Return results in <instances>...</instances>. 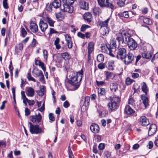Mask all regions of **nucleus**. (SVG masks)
<instances>
[{
  "mask_svg": "<svg viewBox=\"0 0 158 158\" xmlns=\"http://www.w3.org/2000/svg\"><path fill=\"white\" fill-rule=\"evenodd\" d=\"M21 31L22 36L23 37H24L27 34V31H26L24 28H21Z\"/></svg>",
  "mask_w": 158,
  "mask_h": 158,
  "instance_id": "nucleus-51",
  "label": "nucleus"
},
{
  "mask_svg": "<svg viewBox=\"0 0 158 158\" xmlns=\"http://www.w3.org/2000/svg\"><path fill=\"white\" fill-rule=\"evenodd\" d=\"M129 48L132 50H134L137 48V44L135 40L131 37V35L127 38V41Z\"/></svg>",
  "mask_w": 158,
  "mask_h": 158,
  "instance_id": "nucleus-5",
  "label": "nucleus"
},
{
  "mask_svg": "<svg viewBox=\"0 0 158 158\" xmlns=\"http://www.w3.org/2000/svg\"><path fill=\"white\" fill-rule=\"evenodd\" d=\"M140 124L143 126H147L149 124V121L147 120L146 117L145 116H141L139 119Z\"/></svg>",
  "mask_w": 158,
  "mask_h": 158,
  "instance_id": "nucleus-11",
  "label": "nucleus"
},
{
  "mask_svg": "<svg viewBox=\"0 0 158 158\" xmlns=\"http://www.w3.org/2000/svg\"><path fill=\"white\" fill-rule=\"evenodd\" d=\"M61 1L60 0H54L52 2V6L55 8H58L60 6Z\"/></svg>",
  "mask_w": 158,
  "mask_h": 158,
  "instance_id": "nucleus-23",
  "label": "nucleus"
},
{
  "mask_svg": "<svg viewBox=\"0 0 158 158\" xmlns=\"http://www.w3.org/2000/svg\"><path fill=\"white\" fill-rule=\"evenodd\" d=\"M48 117L50 122H51L55 120V118L53 114L52 113H49L48 115Z\"/></svg>",
  "mask_w": 158,
  "mask_h": 158,
  "instance_id": "nucleus-44",
  "label": "nucleus"
},
{
  "mask_svg": "<svg viewBox=\"0 0 158 158\" xmlns=\"http://www.w3.org/2000/svg\"><path fill=\"white\" fill-rule=\"evenodd\" d=\"M119 17H123L125 18H128L129 17L128 12V11H125L123 13H119L118 14Z\"/></svg>",
  "mask_w": 158,
  "mask_h": 158,
  "instance_id": "nucleus-32",
  "label": "nucleus"
},
{
  "mask_svg": "<svg viewBox=\"0 0 158 158\" xmlns=\"http://www.w3.org/2000/svg\"><path fill=\"white\" fill-rule=\"evenodd\" d=\"M133 81V80L131 79L129 77L127 78L126 80V84L127 85H130Z\"/></svg>",
  "mask_w": 158,
  "mask_h": 158,
  "instance_id": "nucleus-49",
  "label": "nucleus"
},
{
  "mask_svg": "<svg viewBox=\"0 0 158 158\" xmlns=\"http://www.w3.org/2000/svg\"><path fill=\"white\" fill-rule=\"evenodd\" d=\"M77 35L79 37L83 39L84 38L85 36L84 34H82V33L81 32H79L77 33Z\"/></svg>",
  "mask_w": 158,
  "mask_h": 158,
  "instance_id": "nucleus-62",
  "label": "nucleus"
},
{
  "mask_svg": "<svg viewBox=\"0 0 158 158\" xmlns=\"http://www.w3.org/2000/svg\"><path fill=\"white\" fill-rule=\"evenodd\" d=\"M45 20L49 24V25L51 27L54 26V22L50 18L47 17L45 19Z\"/></svg>",
  "mask_w": 158,
  "mask_h": 158,
  "instance_id": "nucleus-31",
  "label": "nucleus"
},
{
  "mask_svg": "<svg viewBox=\"0 0 158 158\" xmlns=\"http://www.w3.org/2000/svg\"><path fill=\"white\" fill-rule=\"evenodd\" d=\"M89 27H90V26L88 25L85 24L83 25L81 28V31L82 32L84 31L86 29Z\"/></svg>",
  "mask_w": 158,
  "mask_h": 158,
  "instance_id": "nucleus-43",
  "label": "nucleus"
},
{
  "mask_svg": "<svg viewBox=\"0 0 158 158\" xmlns=\"http://www.w3.org/2000/svg\"><path fill=\"white\" fill-rule=\"evenodd\" d=\"M98 67L100 69H103L105 67L104 65L102 63L99 64L98 66Z\"/></svg>",
  "mask_w": 158,
  "mask_h": 158,
  "instance_id": "nucleus-61",
  "label": "nucleus"
},
{
  "mask_svg": "<svg viewBox=\"0 0 158 158\" xmlns=\"http://www.w3.org/2000/svg\"><path fill=\"white\" fill-rule=\"evenodd\" d=\"M40 27L41 31L44 32L48 28V24L47 23H44L42 19H40L39 24Z\"/></svg>",
  "mask_w": 158,
  "mask_h": 158,
  "instance_id": "nucleus-13",
  "label": "nucleus"
},
{
  "mask_svg": "<svg viewBox=\"0 0 158 158\" xmlns=\"http://www.w3.org/2000/svg\"><path fill=\"white\" fill-rule=\"evenodd\" d=\"M99 5L101 7H109L113 9L114 6L110 2V0H98Z\"/></svg>",
  "mask_w": 158,
  "mask_h": 158,
  "instance_id": "nucleus-6",
  "label": "nucleus"
},
{
  "mask_svg": "<svg viewBox=\"0 0 158 158\" xmlns=\"http://www.w3.org/2000/svg\"><path fill=\"white\" fill-rule=\"evenodd\" d=\"M35 64L38 65L41 67L42 69L45 72L46 71V68L44 67V63L41 62L39 60H37L35 61Z\"/></svg>",
  "mask_w": 158,
  "mask_h": 158,
  "instance_id": "nucleus-24",
  "label": "nucleus"
},
{
  "mask_svg": "<svg viewBox=\"0 0 158 158\" xmlns=\"http://www.w3.org/2000/svg\"><path fill=\"white\" fill-rule=\"evenodd\" d=\"M61 55L62 57L64 60H69L71 58V56L67 52H65L62 53Z\"/></svg>",
  "mask_w": 158,
  "mask_h": 158,
  "instance_id": "nucleus-37",
  "label": "nucleus"
},
{
  "mask_svg": "<svg viewBox=\"0 0 158 158\" xmlns=\"http://www.w3.org/2000/svg\"><path fill=\"white\" fill-rule=\"evenodd\" d=\"M101 12V10L99 7H95L93 9V12L95 15H99Z\"/></svg>",
  "mask_w": 158,
  "mask_h": 158,
  "instance_id": "nucleus-33",
  "label": "nucleus"
},
{
  "mask_svg": "<svg viewBox=\"0 0 158 158\" xmlns=\"http://www.w3.org/2000/svg\"><path fill=\"white\" fill-rule=\"evenodd\" d=\"M98 93L99 95H102L105 94V89L103 88H101L98 89Z\"/></svg>",
  "mask_w": 158,
  "mask_h": 158,
  "instance_id": "nucleus-41",
  "label": "nucleus"
},
{
  "mask_svg": "<svg viewBox=\"0 0 158 158\" xmlns=\"http://www.w3.org/2000/svg\"><path fill=\"white\" fill-rule=\"evenodd\" d=\"M17 48L19 50H22L23 48V45L22 43H19L17 47Z\"/></svg>",
  "mask_w": 158,
  "mask_h": 158,
  "instance_id": "nucleus-56",
  "label": "nucleus"
},
{
  "mask_svg": "<svg viewBox=\"0 0 158 158\" xmlns=\"http://www.w3.org/2000/svg\"><path fill=\"white\" fill-rule=\"evenodd\" d=\"M106 48L107 50V54H108L110 56L112 57L114 56V55L112 53V48L110 47L109 44L106 45Z\"/></svg>",
  "mask_w": 158,
  "mask_h": 158,
  "instance_id": "nucleus-27",
  "label": "nucleus"
},
{
  "mask_svg": "<svg viewBox=\"0 0 158 158\" xmlns=\"http://www.w3.org/2000/svg\"><path fill=\"white\" fill-rule=\"evenodd\" d=\"M80 6L81 8L87 10L88 9V4L86 2L83 1H81L80 2Z\"/></svg>",
  "mask_w": 158,
  "mask_h": 158,
  "instance_id": "nucleus-21",
  "label": "nucleus"
},
{
  "mask_svg": "<svg viewBox=\"0 0 158 158\" xmlns=\"http://www.w3.org/2000/svg\"><path fill=\"white\" fill-rule=\"evenodd\" d=\"M141 98L142 101V102L145 108H146L149 106V102L148 98L144 94H142L141 96Z\"/></svg>",
  "mask_w": 158,
  "mask_h": 158,
  "instance_id": "nucleus-14",
  "label": "nucleus"
},
{
  "mask_svg": "<svg viewBox=\"0 0 158 158\" xmlns=\"http://www.w3.org/2000/svg\"><path fill=\"white\" fill-rule=\"evenodd\" d=\"M67 46L69 48H71L72 47V42L71 40H68L67 41Z\"/></svg>",
  "mask_w": 158,
  "mask_h": 158,
  "instance_id": "nucleus-52",
  "label": "nucleus"
},
{
  "mask_svg": "<svg viewBox=\"0 0 158 158\" xmlns=\"http://www.w3.org/2000/svg\"><path fill=\"white\" fill-rule=\"evenodd\" d=\"M56 17L59 20H62L64 18V15L61 12H59L56 14Z\"/></svg>",
  "mask_w": 158,
  "mask_h": 158,
  "instance_id": "nucleus-38",
  "label": "nucleus"
},
{
  "mask_svg": "<svg viewBox=\"0 0 158 158\" xmlns=\"http://www.w3.org/2000/svg\"><path fill=\"white\" fill-rule=\"evenodd\" d=\"M97 60L99 62H102L104 60V56L101 54L98 55L97 56Z\"/></svg>",
  "mask_w": 158,
  "mask_h": 158,
  "instance_id": "nucleus-35",
  "label": "nucleus"
},
{
  "mask_svg": "<svg viewBox=\"0 0 158 158\" xmlns=\"http://www.w3.org/2000/svg\"><path fill=\"white\" fill-rule=\"evenodd\" d=\"M25 115L26 116L29 115L30 114V111L27 108H26L25 110Z\"/></svg>",
  "mask_w": 158,
  "mask_h": 158,
  "instance_id": "nucleus-57",
  "label": "nucleus"
},
{
  "mask_svg": "<svg viewBox=\"0 0 158 158\" xmlns=\"http://www.w3.org/2000/svg\"><path fill=\"white\" fill-rule=\"evenodd\" d=\"M120 101V99L118 96H114L111 100V102L108 104L110 109L111 111L116 110L118 107V103Z\"/></svg>",
  "mask_w": 158,
  "mask_h": 158,
  "instance_id": "nucleus-2",
  "label": "nucleus"
},
{
  "mask_svg": "<svg viewBox=\"0 0 158 158\" xmlns=\"http://www.w3.org/2000/svg\"><path fill=\"white\" fill-rule=\"evenodd\" d=\"M45 87L44 86H43L40 89L39 92V95L40 96H42L44 94V91Z\"/></svg>",
  "mask_w": 158,
  "mask_h": 158,
  "instance_id": "nucleus-39",
  "label": "nucleus"
},
{
  "mask_svg": "<svg viewBox=\"0 0 158 158\" xmlns=\"http://www.w3.org/2000/svg\"><path fill=\"white\" fill-rule=\"evenodd\" d=\"M27 102L28 103V104L30 106L33 105L34 103L35 102L34 100H28L27 101Z\"/></svg>",
  "mask_w": 158,
  "mask_h": 158,
  "instance_id": "nucleus-63",
  "label": "nucleus"
},
{
  "mask_svg": "<svg viewBox=\"0 0 158 158\" xmlns=\"http://www.w3.org/2000/svg\"><path fill=\"white\" fill-rule=\"evenodd\" d=\"M42 117L41 114L39 113L38 114L31 116L30 117L31 121L33 123H39L41 122Z\"/></svg>",
  "mask_w": 158,
  "mask_h": 158,
  "instance_id": "nucleus-8",
  "label": "nucleus"
},
{
  "mask_svg": "<svg viewBox=\"0 0 158 158\" xmlns=\"http://www.w3.org/2000/svg\"><path fill=\"white\" fill-rule=\"evenodd\" d=\"M156 129L157 127L156 125L155 124H151L148 129V135L150 136L154 134L156 132Z\"/></svg>",
  "mask_w": 158,
  "mask_h": 158,
  "instance_id": "nucleus-12",
  "label": "nucleus"
},
{
  "mask_svg": "<svg viewBox=\"0 0 158 158\" xmlns=\"http://www.w3.org/2000/svg\"><path fill=\"white\" fill-rule=\"evenodd\" d=\"M143 21L144 23L148 24H151L152 23L151 20L147 18H144Z\"/></svg>",
  "mask_w": 158,
  "mask_h": 158,
  "instance_id": "nucleus-40",
  "label": "nucleus"
},
{
  "mask_svg": "<svg viewBox=\"0 0 158 158\" xmlns=\"http://www.w3.org/2000/svg\"><path fill=\"white\" fill-rule=\"evenodd\" d=\"M131 75L132 77L134 78H137L139 77V74L138 73H131Z\"/></svg>",
  "mask_w": 158,
  "mask_h": 158,
  "instance_id": "nucleus-58",
  "label": "nucleus"
},
{
  "mask_svg": "<svg viewBox=\"0 0 158 158\" xmlns=\"http://www.w3.org/2000/svg\"><path fill=\"white\" fill-rule=\"evenodd\" d=\"M110 18H108L106 20L100 23V25L101 27H106L107 28L108 25V23Z\"/></svg>",
  "mask_w": 158,
  "mask_h": 158,
  "instance_id": "nucleus-29",
  "label": "nucleus"
},
{
  "mask_svg": "<svg viewBox=\"0 0 158 158\" xmlns=\"http://www.w3.org/2000/svg\"><path fill=\"white\" fill-rule=\"evenodd\" d=\"M108 67L109 69L113 70L114 69V62L113 61H109L108 63Z\"/></svg>",
  "mask_w": 158,
  "mask_h": 158,
  "instance_id": "nucleus-36",
  "label": "nucleus"
},
{
  "mask_svg": "<svg viewBox=\"0 0 158 158\" xmlns=\"http://www.w3.org/2000/svg\"><path fill=\"white\" fill-rule=\"evenodd\" d=\"M63 3H66L67 4L72 5L76 0H62Z\"/></svg>",
  "mask_w": 158,
  "mask_h": 158,
  "instance_id": "nucleus-46",
  "label": "nucleus"
},
{
  "mask_svg": "<svg viewBox=\"0 0 158 158\" xmlns=\"http://www.w3.org/2000/svg\"><path fill=\"white\" fill-rule=\"evenodd\" d=\"M6 102L7 101H4L2 102V105L0 107V109L1 110H2L4 109L5 107V104L6 103Z\"/></svg>",
  "mask_w": 158,
  "mask_h": 158,
  "instance_id": "nucleus-60",
  "label": "nucleus"
},
{
  "mask_svg": "<svg viewBox=\"0 0 158 158\" xmlns=\"http://www.w3.org/2000/svg\"><path fill=\"white\" fill-rule=\"evenodd\" d=\"M69 105V103L67 101H65L63 103V106L65 108H68Z\"/></svg>",
  "mask_w": 158,
  "mask_h": 158,
  "instance_id": "nucleus-59",
  "label": "nucleus"
},
{
  "mask_svg": "<svg viewBox=\"0 0 158 158\" xmlns=\"http://www.w3.org/2000/svg\"><path fill=\"white\" fill-rule=\"evenodd\" d=\"M68 154L69 158H72V156H73V153L71 149L70 146L68 147Z\"/></svg>",
  "mask_w": 158,
  "mask_h": 158,
  "instance_id": "nucleus-47",
  "label": "nucleus"
},
{
  "mask_svg": "<svg viewBox=\"0 0 158 158\" xmlns=\"http://www.w3.org/2000/svg\"><path fill=\"white\" fill-rule=\"evenodd\" d=\"M26 93L28 96L32 97L34 95V90L31 87H29L26 91Z\"/></svg>",
  "mask_w": 158,
  "mask_h": 158,
  "instance_id": "nucleus-18",
  "label": "nucleus"
},
{
  "mask_svg": "<svg viewBox=\"0 0 158 158\" xmlns=\"http://www.w3.org/2000/svg\"><path fill=\"white\" fill-rule=\"evenodd\" d=\"M90 129L92 132L96 134L98 133L99 130L98 126L96 124H93L90 127Z\"/></svg>",
  "mask_w": 158,
  "mask_h": 158,
  "instance_id": "nucleus-15",
  "label": "nucleus"
},
{
  "mask_svg": "<svg viewBox=\"0 0 158 158\" xmlns=\"http://www.w3.org/2000/svg\"><path fill=\"white\" fill-rule=\"evenodd\" d=\"M110 89L111 91H115L118 89V85L115 82L111 83L110 85Z\"/></svg>",
  "mask_w": 158,
  "mask_h": 158,
  "instance_id": "nucleus-26",
  "label": "nucleus"
},
{
  "mask_svg": "<svg viewBox=\"0 0 158 158\" xmlns=\"http://www.w3.org/2000/svg\"><path fill=\"white\" fill-rule=\"evenodd\" d=\"M134 59V56L132 53L129 52L124 59V61L125 64H128L132 61Z\"/></svg>",
  "mask_w": 158,
  "mask_h": 158,
  "instance_id": "nucleus-10",
  "label": "nucleus"
},
{
  "mask_svg": "<svg viewBox=\"0 0 158 158\" xmlns=\"http://www.w3.org/2000/svg\"><path fill=\"white\" fill-rule=\"evenodd\" d=\"M84 19L88 22H90L92 20V15L89 13H86L84 15Z\"/></svg>",
  "mask_w": 158,
  "mask_h": 158,
  "instance_id": "nucleus-19",
  "label": "nucleus"
},
{
  "mask_svg": "<svg viewBox=\"0 0 158 158\" xmlns=\"http://www.w3.org/2000/svg\"><path fill=\"white\" fill-rule=\"evenodd\" d=\"M33 76L36 77L40 76L43 74L42 71L37 68H35L32 71Z\"/></svg>",
  "mask_w": 158,
  "mask_h": 158,
  "instance_id": "nucleus-17",
  "label": "nucleus"
},
{
  "mask_svg": "<svg viewBox=\"0 0 158 158\" xmlns=\"http://www.w3.org/2000/svg\"><path fill=\"white\" fill-rule=\"evenodd\" d=\"M94 44L92 42L89 43L88 47V53H91L93 51Z\"/></svg>",
  "mask_w": 158,
  "mask_h": 158,
  "instance_id": "nucleus-25",
  "label": "nucleus"
},
{
  "mask_svg": "<svg viewBox=\"0 0 158 158\" xmlns=\"http://www.w3.org/2000/svg\"><path fill=\"white\" fill-rule=\"evenodd\" d=\"M142 91L145 93V95H147L148 89L147 86L145 82H143V85L142 86Z\"/></svg>",
  "mask_w": 158,
  "mask_h": 158,
  "instance_id": "nucleus-30",
  "label": "nucleus"
},
{
  "mask_svg": "<svg viewBox=\"0 0 158 158\" xmlns=\"http://www.w3.org/2000/svg\"><path fill=\"white\" fill-rule=\"evenodd\" d=\"M21 95H22V98L23 100V101H27L28 99L26 98V95H25L24 94V92H23V91H22L21 92Z\"/></svg>",
  "mask_w": 158,
  "mask_h": 158,
  "instance_id": "nucleus-53",
  "label": "nucleus"
},
{
  "mask_svg": "<svg viewBox=\"0 0 158 158\" xmlns=\"http://www.w3.org/2000/svg\"><path fill=\"white\" fill-rule=\"evenodd\" d=\"M30 28L31 31L34 33L36 32L38 30L37 25L32 21L30 23Z\"/></svg>",
  "mask_w": 158,
  "mask_h": 158,
  "instance_id": "nucleus-16",
  "label": "nucleus"
},
{
  "mask_svg": "<svg viewBox=\"0 0 158 158\" xmlns=\"http://www.w3.org/2000/svg\"><path fill=\"white\" fill-rule=\"evenodd\" d=\"M153 143L151 141H150L148 143V147L149 149H151L152 148L153 146Z\"/></svg>",
  "mask_w": 158,
  "mask_h": 158,
  "instance_id": "nucleus-64",
  "label": "nucleus"
},
{
  "mask_svg": "<svg viewBox=\"0 0 158 158\" xmlns=\"http://www.w3.org/2000/svg\"><path fill=\"white\" fill-rule=\"evenodd\" d=\"M44 57V60L47 61L48 58V53L46 50H44L43 51Z\"/></svg>",
  "mask_w": 158,
  "mask_h": 158,
  "instance_id": "nucleus-48",
  "label": "nucleus"
},
{
  "mask_svg": "<svg viewBox=\"0 0 158 158\" xmlns=\"http://www.w3.org/2000/svg\"><path fill=\"white\" fill-rule=\"evenodd\" d=\"M112 75L111 73L108 72H106V80H107L111 77Z\"/></svg>",
  "mask_w": 158,
  "mask_h": 158,
  "instance_id": "nucleus-54",
  "label": "nucleus"
},
{
  "mask_svg": "<svg viewBox=\"0 0 158 158\" xmlns=\"http://www.w3.org/2000/svg\"><path fill=\"white\" fill-rule=\"evenodd\" d=\"M126 0H120L119 2L117 3L118 6L120 7L123 6L125 4V2Z\"/></svg>",
  "mask_w": 158,
  "mask_h": 158,
  "instance_id": "nucleus-45",
  "label": "nucleus"
},
{
  "mask_svg": "<svg viewBox=\"0 0 158 158\" xmlns=\"http://www.w3.org/2000/svg\"><path fill=\"white\" fill-rule=\"evenodd\" d=\"M143 58L147 59H149L152 56V54L150 52H144L141 54Z\"/></svg>",
  "mask_w": 158,
  "mask_h": 158,
  "instance_id": "nucleus-22",
  "label": "nucleus"
},
{
  "mask_svg": "<svg viewBox=\"0 0 158 158\" xmlns=\"http://www.w3.org/2000/svg\"><path fill=\"white\" fill-rule=\"evenodd\" d=\"M116 37V40H118L119 44H122L127 41L128 37L130 36V34L127 32L123 31L121 33H118Z\"/></svg>",
  "mask_w": 158,
  "mask_h": 158,
  "instance_id": "nucleus-3",
  "label": "nucleus"
},
{
  "mask_svg": "<svg viewBox=\"0 0 158 158\" xmlns=\"http://www.w3.org/2000/svg\"><path fill=\"white\" fill-rule=\"evenodd\" d=\"M27 77L29 81H32L34 82L36 81L35 79L31 76L30 73H27Z\"/></svg>",
  "mask_w": 158,
  "mask_h": 158,
  "instance_id": "nucleus-42",
  "label": "nucleus"
},
{
  "mask_svg": "<svg viewBox=\"0 0 158 158\" xmlns=\"http://www.w3.org/2000/svg\"><path fill=\"white\" fill-rule=\"evenodd\" d=\"M125 111L128 115H130L135 112V111L130 106L127 105L125 109Z\"/></svg>",
  "mask_w": 158,
  "mask_h": 158,
  "instance_id": "nucleus-20",
  "label": "nucleus"
},
{
  "mask_svg": "<svg viewBox=\"0 0 158 158\" xmlns=\"http://www.w3.org/2000/svg\"><path fill=\"white\" fill-rule=\"evenodd\" d=\"M63 7V10L64 11L68 12L69 13H71L73 11V7L71 4L64 3Z\"/></svg>",
  "mask_w": 158,
  "mask_h": 158,
  "instance_id": "nucleus-9",
  "label": "nucleus"
},
{
  "mask_svg": "<svg viewBox=\"0 0 158 158\" xmlns=\"http://www.w3.org/2000/svg\"><path fill=\"white\" fill-rule=\"evenodd\" d=\"M104 154V157L106 158H109L111 156L110 153L108 151L105 152Z\"/></svg>",
  "mask_w": 158,
  "mask_h": 158,
  "instance_id": "nucleus-55",
  "label": "nucleus"
},
{
  "mask_svg": "<svg viewBox=\"0 0 158 158\" xmlns=\"http://www.w3.org/2000/svg\"><path fill=\"white\" fill-rule=\"evenodd\" d=\"M128 104L129 106H131L132 107H135L136 106L135 101L132 98H130L128 100Z\"/></svg>",
  "mask_w": 158,
  "mask_h": 158,
  "instance_id": "nucleus-28",
  "label": "nucleus"
},
{
  "mask_svg": "<svg viewBox=\"0 0 158 158\" xmlns=\"http://www.w3.org/2000/svg\"><path fill=\"white\" fill-rule=\"evenodd\" d=\"M84 102L83 105L85 106H89V104L90 98L89 97H84Z\"/></svg>",
  "mask_w": 158,
  "mask_h": 158,
  "instance_id": "nucleus-34",
  "label": "nucleus"
},
{
  "mask_svg": "<svg viewBox=\"0 0 158 158\" xmlns=\"http://www.w3.org/2000/svg\"><path fill=\"white\" fill-rule=\"evenodd\" d=\"M127 56L126 50L124 48H119L117 52L116 57L118 59L123 60Z\"/></svg>",
  "mask_w": 158,
  "mask_h": 158,
  "instance_id": "nucleus-7",
  "label": "nucleus"
},
{
  "mask_svg": "<svg viewBox=\"0 0 158 158\" xmlns=\"http://www.w3.org/2000/svg\"><path fill=\"white\" fill-rule=\"evenodd\" d=\"M83 74L82 72L74 74L72 76L70 80H69V83L73 87L74 90L77 89L79 87V82L82 80Z\"/></svg>",
  "mask_w": 158,
  "mask_h": 158,
  "instance_id": "nucleus-1",
  "label": "nucleus"
},
{
  "mask_svg": "<svg viewBox=\"0 0 158 158\" xmlns=\"http://www.w3.org/2000/svg\"><path fill=\"white\" fill-rule=\"evenodd\" d=\"M30 125V131L32 134H38L42 133H44V131L42 130L41 127L38 124L34 125L31 123L29 122Z\"/></svg>",
  "mask_w": 158,
  "mask_h": 158,
  "instance_id": "nucleus-4",
  "label": "nucleus"
},
{
  "mask_svg": "<svg viewBox=\"0 0 158 158\" xmlns=\"http://www.w3.org/2000/svg\"><path fill=\"white\" fill-rule=\"evenodd\" d=\"M7 0H3V5L4 8L7 9L8 8L7 3Z\"/></svg>",
  "mask_w": 158,
  "mask_h": 158,
  "instance_id": "nucleus-50",
  "label": "nucleus"
}]
</instances>
